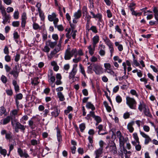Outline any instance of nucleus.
Returning a JSON list of instances; mask_svg holds the SVG:
<instances>
[{
    "label": "nucleus",
    "instance_id": "f257e3e1",
    "mask_svg": "<svg viewBox=\"0 0 158 158\" xmlns=\"http://www.w3.org/2000/svg\"><path fill=\"white\" fill-rule=\"evenodd\" d=\"M19 65H15L13 69L12 70L10 71L11 69L10 67L7 64H6L5 65V68L6 72H9V74L13 75V76L15 78H17L18 77L19 73V69H18V68H19Z\"/></svg>",
    "mask_w": 158,
    "mask_h": 158
},
{
    "label": "nucleus",
    "instance_id": "f03ea898",
    "mask_svg": "<svg viewBox=\"0 0 158 158\" xmlns=\"http://www.w3.org/2000/svg\"><path fill=\"white\" fill-rule=\"evenodd\" d=\"M73 55H74L75 57H77V49L76 48H73L70 51V49H68L65 51L64 58L65 60H70Z\"/></svg>",
    "mask_w": 158,
    "mask_h": 158
},
{
    "label": "nucleus",
    "instance_id": "7ed1b4c3",
    "mask_svg": "<svg viewBox=\"0 0 158 158\" xmlns=\"http://www.w3.org/2000/svg\"><path fill=\"white\" fill-rule=\"evenodd\" d=\"M126 100V104L131 109L135 110L136 109L137 102L134 98L127 97Z\"/></svg>",
    "mask_w": 158,
    "mask_h": 158
},
{
    "label": "nucleus",
    "instance_id": "20e7f679",
    "mask_svg": "<svg viewBox=\"0 0 158 158\" xmlns=\"http://www.w3.org/2000/svg\"><path fill=\"white\" fill-rule=\"evenodd\" d=\"M77 65L76 64H75L73 65V68L71 72L69 73V78L70 79H72V82L74 81V78L75 77V75L77 72Z\"/></svg>",
    "mask_w": 158,
    "mask_h": 158
},
{
    "label": "nucleus",
    "instance_id": "39448f33",
    "mask_svg": "<svg viewBox=\"0 0 158 158\" xmlns=\"http://www.w3.org/2000/svg\"><path fill=\"white\" fill-rule=\"evenodd\" d=\"M116 135L119 139L120 147L121 148L123 147V148H124V145L125 143V141L123 137L122 136L121 132L119 131H117Z\"/></svg>",
    "mask_w": 158,
    "mask_h": 158
},
{
    "label": "nucleus",
    "instance_id": "423d86ee",
    "mask_svg": "<svg viewBox=\"0 0 158 158\" xmlns=\"http://www.w3.org/2000/svg\"><path fill=\"white\" fill-rule=\"evenodd\" d=\"M104 66L105 68V71L106 72L113 76H114V72L112 69L111 65L110 63H105Z\"/></svg>",
    "mask_w": 158,
    "mask_h": 158
},
{
    "label": "nucleus",
    "instance_id": "0eeeda50",
    "mask_svg": "<svg viewBox=\"0 0 158 158\" xmlns=\"http://www.w3.org/2000/svg\"><path fill=\"white\" fill-rule=\"evenodd\" d=\"M93 70L97 74H100L103 73V68L100 64H94Z\"/></svg>",
    "mask_w": 158,
    "mask_h": 158
},
{
    "label": "nucleus",
    "instance_id": "6e6552de",
    "mask_svg": "<svg viewBox=\"0 0 158 158\" xmlns=\"http://www.w3.org/2000/svg\"><path fill=\"white\" fill-rule=\"evenodd\" d=\"M48 82L50 84H52L55 82L56 80L55 77L53 75V72L51 70H49L48 71Z\"/></svg>",
    "mask_w": 158,
    "mask_h": 158
},
{
    "label": "nucleus",
    "instance_id": "1a4fd4ad",
    "mask_svg": "<svg viewBox=\"0 0 158 158\" xmlns=\"http://www.w3.org/2000/svg\"><path fill=\"white\" fill-rule=\"evenodd\" d=\"M2 16L3 21L2 23L6 24L7 23H9L10 21V15H7L6 12L2 13Z\"/></svg>",
    "mask_w": 158,
    "mask_h": 158
},
{
    "label": "nucleus",
    "instance_id": "9d476101",
    "mask_svg": "<svg viewBox=\"0 0 158 158\" xmlns=\"http://www.w3.org/2000/svg\"><path fill=\"white\" fill-rule=\"evenodd\" d=\"M56 15L54 13H53L52 15H48V19L50 21H53L54 24L56 23H58L59 19L56 17Z\"/></svg>",
    "mask_w": 158,
    "mask_h": 158
},
{
    "label": "nucleus",
    "instance_id": "9b49d317",
    "mask_svg": "<svg viewBox=\"0 0 158 158\" xmlns=\"http://www.w3.org/2000/svg\"><path fill=\"white\" fill-rule=\"evenodd\" d=\"M140 133L143 137L145 138L144 143L145 144H148L151 141V139L149 136L144 132L140 131Z\"/></svg>",
    "mask_w": 158,
    "mask_h": 158
},
{
    "label": "nucleus",
    "instance_id": "f8f14e48",
    "mask_svg": "<svg viewBox=\"0 0 158 158\" xmlns=\"http://www.w3.org/2000/svg\"><path fill=\"white\" fill-rule=\"evenodd\" d=\"M18 152L21 157L27 158L29 157V155L27 152L25 151H23L21 149H18Z\"/></svg>",
    "mask_w": 158,
    "mask_h": 158
},
{
    "label": "nucleus",
    "instance_id": "ddd939ff",
    "mask_svg": "<svg viewBox=\"0 0 158 158\" xmlns=\"http://www.w3.org/2000/svg\"><path fill=\"white\" fill-rule=\"evenodd\" d=\"M27 19L26 14L25 13H23L22 15L21 26L22 27H25L26 24V20Z\"/></svg>",
    "mask_w": 158,
    "mask_h": 158
},
{
    "label": "nucleus",
    "instance_id": "4468645a",
    "mask_svg": "<svg viewBox=\"0 0 158 158\" xmlns=\"http://www.w3.org/2000/svg\"><path fill=\"white\" fill-rule=\"evenodd\" d=\"M96 47V46H94V45H90L88 47V48L89 49V53L91 56H92L94 54Z\"/></svg>",
    "mask_w": 158,
    "mask_h": 158
},
{
    "label": "nucleus",
    "instance_id": "2eb2a0df",
    "mask_svg": "<svg viewBox=\"0 0 158 158\" xmlns=\"http://www.w3.org/2000/svg\"><path fill=\"white\" fill-rule=\"evenodd\" d=\"M134 124V122L132 121L129 123L127 125V128L131 133H132L134 130V128L133 127Z\"/></svg>",
    "mask_w": 158,
    "mask_h": 158
},
{
    "label": "nucleus",
    "instance_id": "dca6fc26",
    "mask_svg": "<svg viewBox=\"0 0 158 158\" xmlns=\"http://www.w3.org/2000/svg\"><path fill=\"white\" fill-rule=\"evenodd\" d=\"M17 128L19 129L23 132H24L25 129V127L24 125H22L19 122H17L16 123V127Z\"/></svg>",
    "mask_w": 158,
    "mask_h": 158
},
{
    "label": "nucleus",
    "instance_id": "f3484780",
    "mask_svg": "<svg viewBox=\"0 0 158 158\" xmlns=\"http://www.w3.org/2000/svg\"><path fill=\"white\" fill-rule=\"evenodd\" d=\"M99 40V36L98 35H96L94 36L92 39L93 45L96 46V44L98 42Z\"/></svg>",
    "mask_w": 158,
    "mask_h": 158
},
{
    "label": "nucleus",
    "instance_id": "a211bd4d",
    "mask_svg": "<svg viewBox=\"0 0 158 158\" xmlns=\"http://www.w3.org/2000/svg\"><path fill=\"white\" fill-rule=\"evenodd\" d=\"M147 108L146 105L143 102H140V104L139 105L138 109L140 111H142L143 109L144 110Z\"/></svg>",
    "mask_w": 158,
    "mask_h": 158
},
{
    "label": "nucleus",
    "instance_id": "6ab92c4d",
    "mask_svg": "<svg viewBox=\"0 0 158 158\" xmlns=\"http://www.w3.org/2000/svg\"><path fill=\"white\" fill-rule=\"evenodd\" d=\"M60 112V110L57 108H55L54 111L51 112L52 115V117H56L59 115Z\"/></svg>",
    "mask_w": 158,
    "mask_h": 158
},
{
    "label": "nucleus",
    "instance_id": "aec40b11",
    "mask_svg": "<svg viewBox=\"0 0 158 158\" xmlns=\"http://www.w3.org/2000/svg\"><path fill=\"white\" fill-rule=\"evenodd\" d=\"M91 113H92V117L94 118L97 122H98V123H99L101 122L102 120L99 116L95 115L94 112Z\"/></svg>",
    "mask_w": 158,
    "mask_h": 158
},
{
    "label": "nucleus",
    "instance_id": "412c9836",
    "mask_svg": "<svg viewBox=\"0 0 158 158\" xmlns=\"http://www.w3.org/2000/svg\"><path fill=\"white\" fill-rule=\"evenodd\" d=\"M12 84L14 86L15 91L16 93L19 92V86L17 84L16 81L15 80H13L12 81Z\"/></svg>",
    "mask_w": 158,
    "mask_h": 158
},
{
    "label": "nucleus",
    "instance_id": "4be33fe9",
    "mask_svg": "<svg viewBox=\"0 0 158 158\" xmlns=\"http://www.w3.org/2000/svg\"><path fill=\"white\" fill-rule=\"evenodd\" d=\"M86 107L88 109H91L92 110V111H93L95 109L94 105L91 102H87L86 104Z\"/></svg>",
    "mask_w": 158,
    "mask_h": 158
},
{
    "label": "nucleus",
    "instance_id": "5701e85b",
    "mask_svg": "<svg viewBox=\"0 0 158 158\" xmlns=\"http://www.w3.org/2000/svg\"><path fill=\"white\" fill-rule=\"evenodd\" d=\"M46 43L52 48H53L57 44L56 42H52L50 40H48Z\"/></svg>",
    "mask_w": 158,
    "mask_h": 158
},
{
    "label": "nucleus",
    "instance_id": "b1692460",
    "mask_svg": "<svg viewBox=\"0 0 158 158\" xmlns=\"http://www.w3.org/2000/svg\"><path fill=\"white\" fill-rule=\"evenodd\" d=\"M10 117L9 116H8L2 120L1 122H3L2 124L3 125H5L9 123L10 122Z\"/></svg>",
    "mask_w": 158,
    "mask_h": 158
},
{
    "label": "nucleus",
    "instance_id": "393cba45",
    "mask_svg": "<svg viewBox=\"0 0 158 158\" xmlns=\"http://www.w3.org/2000/svg\"><path fill=\"white\" fill-rule=\"evenodd\" d=\"M92 136H89L88 137V139L89 140V143L88 144V146L89 148H92L93 147L92 143L93 142Z\"/></svg>",
    "mask_w": 158,
    "mask_h": 158
},
{
    "label": "nucleus",
    "instance_id": "a878e982",
    "mask_svg": "<svg viewBox=\"0 0 158 158\" xmlns=\"http://www.w3.org/2000/svg\"><path fill=\"white\" fill-rule=\"evenodd\" d=\"M57 95L60 101H63L64 100L65 98L62 92H58L57 93Z\"/></svg>",
    "mask_w": 158,
    "mask_h": 158
},
{
    "label": "nucleus",
    "instance_id": "bb28decb",
    "mask_svg": "<svg viewBox=\"0 0 158 158\" xmlns=\"http://www.w3.org/2000/svg\"><path fill=\"white\" fill-rule=\"evenodd\" d=\"M79 66L80 69V72L84 75L85 77H86V75L85 74V72L83 67L81 64H79Z\"/></svg>",
    "mask_w": 158,
    "mask_h": 158
},
{
    "label": "nucleus",
    "instance_id": "cd10ccee",
    "mask_svg": "<svg viewBox=\"0 0 158 158\" xmlns=\"http://www.w3.org/2000/svg\"><path fill=\"white\" fill-rule=\"evenodd\" d=\"M81 11L80 10H78L77 12H76L74 15V16L75 19H78L80 18L81 16Z\"/></svg>",
    "mask_w": 158,
    "mask_h": 158
},
{
    "label": "nucleus",
    "instance_id": "c85d7f7f",
    "mask_svg": "<svg viewBox=\"0 0 158 158\" xmlns=\"http://www.w3.org/2000/svg\"><path fill=\"white\" fill-rule=\"evenodd\" d=\"M57 23H56L54 24L55 28H57L59 31H62L64 30V28L62 25H57Z\"/></svg>",
    "mask_w": 158,
    "mask_h": 158
},
{
    "label": "nucleus",
    "instance_id": "c756f323",
    "mask_svg": "<svg viewBox=\"0 0 158 158\" xmlns=\"http://www.w3.org/2000/svg\"><path fill=\"white\" fill-rule=\"evenodd\" d=\"M153 11L154 13L155 18L157 21V23H158V10L156 8H154Z\"/></svg>",
    "mask_w": 158,
    "mask_h": 158
},
{
    "label": "nucleus",
    "instance_id": "7c9ffc66",
    "mask_svg": "<svg viewBox=\"0 0 158 158\" xmlns=\"http://www.w3.org/2000/svg\"><path fill=\"white\" fill-rule=\"evenodd\" d=\"M143 112L145 115L147 116L150 117H152V115L150 112L149 109L148 108H147L146 109L144 110Z\"/></svg>",
    "mask_w": 158,
    "mask_h": 158
},
{
    "label": "nucleus",
    "instance_id": "2f4dec72",
    "mask_svg": "<svg viewBox=\"0 0 158 158\" xmlns=\"http://www.w3.org/2000/svg\"><path fill=\"white\" fill-rule=\"evenodd\" d=\"M103 104L106 108L107 111L108 112H110L111 110V109L110 107L108 106L107 102L106 101H104L103 102Z\"/></svg>",
    "mask_w": 158,
    "mask_h": 158
},
{
    "label": "nucleus",
    "instance_id": "473e14b6",
    "mask_svg": "<svg viewBox=\"0 0 158 158\" xmlns=\"http://www.w3.org/2000/svg\"><path fill=\"white\" fill-rule=\"evenodd\" d=\"M107 147L108 148H116L115 144L112 141H110L109 142L108 144V146Z\"/></svg>",
    "mask_w": 158,
    "mask_h": 158
},
{
    "label": "nucleus",
    "instance_id": "72a5a7b5",
    "mask_svg": "<svg viewBox=\"0 0 158 158\" xmlns=\"http://www.w3.org/2000/svg\"><path fill=\"white\" fill-rule=\"evenodd\" d=\"M108 46L109 47V49L110 53V56H112L113 53L114 52V49L113 48V44H112Z\"/></svg>",
    "mask_w": 158,
    "mask_h": 158
},
{
    "label": "nucleus",
    "instance_id": "f704fd0d",
    "mask_svg": "<svg viewBox=\"0 0 158 158\" xmlns=\"http://www.w3.org/2000/svg\"><path fill=\"white\" fill-rule=\"evenodd\" d=\"M103 40L105 43V44L107 45L108 46L112 44L110 40L107 37L103 39Z\"/></svg>",
    "mask_w": 158,
    "mask_h": 158
},
{
    "label": "nucleus",
    "instance_id": "c9c22d12",
    "mask_svg": "<svg viewBox=\"0 0 158 158\" xmlns=\"http://www.w3.org/2000/svg\"><path fill=\"white\" fill-rule=\"evenodd\" d=\"M96 156L97 157H99L102 153V149H98L95 152Z\"/></svg>",
    "mask_w": 158,
    "mask_h": 158
},
{
    "label": "nucleus",
    "instance_id": "e433bc0d",
    "mask_svg": "<svg viewBox=\"0 0 158 158\" xmlns=\"http://www.w3.org/2000/svg\"><path fill=\"white\" fill-rule=\"evenodd\" d=\"M42 50L44 52L48 53L50 51V48L48 46V44L46 43V45Z\"/></svg>",
    "mask_w": 158,
    "mask_h": 158
},
{
    "label": "nucleus",
    "instance_id": "4c0bfd02",
    "mask_svg": "<svg viewBox=\"0 0 158 158\" xmlns=\"http://www.w3.org/2000/svg\"><path fill=\"white\" fill-rule=\"evenodd\" d=\"M89 29V30H91L93 32L95 33H96L98 32L97 29L95 26H92Z\"/></svg>",
    "mask_w": 158,
    "mask_h": 158
},
{
    "label": "nucleus",
    "instance_id": "58836bf2",
    "mask_svg": "<svg viewBox=\"0 0 158 158\" xmlns=\"http://www.w3.org/2000/svg\"><path fill=\"white\" fill-rule=\"evenodd\" d=\"M38 12L41 18V19L42 20H44L45 18V16L43 11L41 10H40V11H38Z\"/></svg>",
    "mask_w": 158,
    "mask_h": 158
},
{
    "label": "nucleus",
    "instance_id": "ea45409f",
    "mask_svg": "<svg viewBox=\"0 0 158 158\" xmlns=\"http://www.w3.org/2000/svg\"><path fill=\"white\" fill-rule=\"evenodd\" d=\"M132 144L135 146V148H141V146L139 144V142L138 143L136 142H132Z\"/></svg>",
    "mask_w": 158,
    "mask_h": 158
},
{
    "label": "nucleus",
    "instance_id": "a19ab883",
    "mask_svg": "<svg viewBox=\"0 0 158 158\" xmlns=\"http://www.w3.org/2000/svg\"><path fill=\"white\" fill-rule=\"evenodd\" d=\"M57 136L58 140L59 142L62 141L61 135L60 134V131L59 130H57Z\"/></svg>",
    "mask_w": 158,
    "mask_h": 158
},
{
    "label": "nucleus",
    "instance_id": "79ce46f5",
    "mask_svg": "<svg viewBox=\"0 0 158 158\" xmlns=\"http://www.w3.org/2000/svg\"><path fill=\"white\" fill-rule=\"evenodd\" d=\"M85 124L84 123H82L80 125L79 128L80 129V131L81 132H83V131L85 129Z\"/></svg>",
    "mask_w": 158,
    "mask_h": 158
},
{
    "label": "nucleus",
    "instance_id": "37998d69",
    "mask_svg": "<svg viewBox=\"0 0 158 158\" xmlns=\"http://www.w3.org/2000/svg\"><path fill=\"white\" fill-rule=\"evenodd\" d=\"M120 149V151L123 155V153L124 154L125 158H129L127 154V151L126 150H125V149Z\"/></svg>",
    "mask_w": 158,
    "mask_h": 158
},
{
    "label": "nucleus",
    "instance_id": "c03bdc74",
    "mask_svg": "<svg viewBox=\"0 0 158 158\" xmlns=\"http://www.w3.org/2000/svg\"><path fill=\"white\" fill-rule=\"evenodd\" d=\"M19 12L18 10L15 11L14 13V18L15 19H17L19 18Z\"/></svg>",
    "mask_w": 158,
    "mask_h": 158
},
{
    "label": "nucleus",
    "instance_id": "a18cd8bd",
    "mask_svg": "<svg viewBox=\"0 0 158 158\" xmlns=\"http://www.w3.org/2000/svg\"><path fill=\"white\" fill-rule=\"evenodd\" d=\"M6 138L7 139H9L10 141V139L12 140L11 139L12 138V136L11 135V133L9 132L6 134Z\"/></svg>",
    "mask_w": 158,
    "mask_h": 158
},
{
    "label": "nucleus",
    "instance_id": "49530a36",
    "mask_svg": "<svg viewBox=\"0 0 158 158\" xmlns=\"http://www.w3.org/2000/svg\"><path fill=\"white\" fill-rule=\"evenodd\" d=\"M72 110L73 108L71 106H69L67 108V110H64V113L66 114H67L69 113L70 111Z\"/></svg>",
    "mask_w": 158,
    "mask_h": 158
},
{
    "label": "nucleus",
    "instance_id": "de8ad7c7",
    "mask_svg": "<svg viewBox=\"0 0 158 158\" xmlns=\"http://www.w3.org/2000/svg\"><path fill=\"white\" fill-rule=\"evenodd\" d=\"M23 95L21 93L18 94L16 95L15 99L18 100H21L23 98Z\"/></svg>",
    "mask_w": 158,
    "mask_h": 158
},
{
    "label": "nucleus",
    "instance_id": "09e8293b",
    "mask_svg": "<svg viewBox=\"0 0 158 158\" xmlns=\"http://www.w3.org/2000/svg\"><path fill=\"white\" fill-rule=\"evenodd\" d=\"M33 27L34 29L37 30L38 29H40V27L39 25L36 23H34L33 24Z\"/></svg>",
    "mask_w": 158,
    "mask_h": 158
},
{
    "label": "nucleus",
    "instance_id": "8fccbe9b",
    "mask_svg": "<svg viewBox=\"0 0 158 158\" xmlns=\"http://www.w3.org/2000/svg\"><path fill=\"white\" fill-rule=\"evenodd\" d=\"M0 10H1V13L6 12L4 7L2 5L1 1H0Z\"/></svg>",
    "mask_w": 158,
    "mask_h": 158
},
{
    "label": "nucleus",
    "instance_id": "3c124183",
    "mask_svg": "<svg viewBox=\"0 0 158 158\" xmlns=\"http://www.w3.org/2000/svg\"><path fill=\"white\" fill-rule=\"evenodd\" d=\"M6 111V110L3 106H1L0 109V115L2 116L3 114H4Z\"/></svg>",
    "mask_w": 158,
    "mask_h": 158
},
{
    "label": "nucleus",
    "instance_id": "603ef678",
    "mask_svg": "<svg viewBox=\"0 0 158 158\" xmlns=\"http://www.w3.org/2000/svg\"><path fill=\"white\" fill-rule=\"evenodd\" d=\"M6 151L5 149H0V153L5 156L6 154Z\"/></svg>",
    "mask_w": 158,
    "mask_h": 158
},
{
    "label": "nucleus",
    "instance_id": "864d4df0",
    "mask_svg": "<svg viewBox=\"0 0 158 158\" xmlns=\"http://www.w3.org/2000/svg\"><path fill=\"white\" fill-rule=\"evenodd\" d=\"M133 136L134 139L135 140L136 142L138 143L139 142V138L138 136L137 133H135L133 134Z\"/></svg>",
    "mask_w": 158,
    "mask_h": 158
},
{
    "label": "nucleus",
    "instance_id": "5fc2aeb1",
    "mask_svg": "<svg viewBox=\"0 0 158 158\" xmlns=\"http://www.w3.org/2000/svg\"><path fill=\"white\" fill-rule=\"evenodd\" d=\"M5 60L7 62H9L11 61V57L8 54L6 55L5 57Z\"/></svg>",
    "mask_w": 158,
    "mask_h": 158
},
{
    "label": "nucleus",
    "instance_id": "6e6d98bb",
    "mask_svg": "<svg viewBox=\"0 0 158 158\" xmlns=\"http://www.w3.org/2000/svg\"><path fill=\"white\" fill-rule=\"evenodd\" d=\"M1 79L2 81L4 83H6L7 82V78L4 75H2L1 78Z\"/></svg>",
    "mask_w": 158,
    "mask_h": 158
},
{
    "label": "nucleus",
    "instance_id": "4d7b16f0",
    "mask_svg": "<svg viewBox=\"0 0 158 158\" xmlns=\"http://www.w3.org/2000/svg\"><path fill=\"white\" fill-rule=\"evenodd\" d=\"M10 141L11 142V143L10 144V145L9 148H13L14 147V146L16 144L14 140H12Z\"/></svg>",
    "mask_w": 158,
    "mask_h": 158
},
{
    "label": "nucleus",
    "instance_id": "13d9d810",
    "mask_svg": "<svg viewBox=\"0 0 158 158\" xmlns=\"http://www.w3.org/2000/svg\"><path fill=\"white\" fill-rule=\"evenodd\" d=\"M13 37L16 40L19 38V35H18L17 32H14L13 33Z\"/></svg>",
    "mask_w": 158,
    "mask_h": 158
},
{
    "label": "nucleus",
    "instance_id": "bf43d9fd",
    "mask_svg": "<svg viewBox=\"0 0 158 158\" xmlns=\"http://www.w3.org/2000/svg\"><path fill=\"white\" fill-rule=\"evenodd\" d=\"M135 4L134 2H131L130 3L129 5V7L130 8V10H131V9L132 8V9H134L135 8Z\"/></svg>",
    "mask_w": 158,
    "mask_h": 158
},
{
    "label": "nucleus",
    "instance_id": "052dcab7",
    "mask_svg": "<svg viewBox=\"0 0 158 158\" xmlns=\"http://www.w3.org/2000/svg\"><path fill=\"white\" fill-rule=\"evenodd\" d=\"M116 100L118 103H120L122 101V98L119 95L117 96L116 97Z\"/></svg>",
    "mask_w": 158,
    "mask_h": 158
},
{
    "label": "nucleus",
    "instance_id": "680f3d73",
    "mask_svg": "<svg viewBox=\"0 0 158 158\" xmlns=\"http://www.w3.org/2000/svg\"><path fill=\"white\" fill-rule=\"evenodd\" d=\"M12 25L14 27H18L19 25V21H14L12 23Z\"/></svg>",
    "mask_w": 158,
    "mask_h": 158
},
{
    "label": "nucleus",
    "instance_id": "e2e57ef3",
    "mask_svg": "<svg viewBox=\"0 0 158 158\" xmlns=\"http://www.w3.org/2000/svg\"><path fill=\"white\" fill-rule=\"evenodd\" d=\"M99 53L101 56H104L105 54V51L104 50H99Z\"/></svg>",
    "mask_w": 158,
    "mask_h": 158
},
{
    "label": "nucleus",
    "instance_id": "0e129e2a",
    "mask_svg": "<svg viewBox=\"0 0 158 158\" xmlns=\"http://www.w3.org/2000/svg\"><path fill=\"white\" fill-rule=\"evenodd\" d=\"M3 2L7 5H10L12 2V0H3Z\"/></svg>",
    "mask_w": 158,
    "mask_h": 158
},
{
    "label": "nucleus",
    "instance_id": "69168bd1",
    "mask_svg": "<svg viewBox=\"0 0 158 158\" xmlns=\"http://www.w3.org/2000/svg\"><path fill=\"white\" fill-rule=\"evenodd\" d=\"M28 117L27 115H24L21 119V122H23L24 121H26L28 119Z\"/></svg>",
    "mask_w": 158,
    "mask_h": 158
},
{
    "label": "nucleus",
    "instance_id": "338daca9",
    "mask_svg": "<svg viewBox=\"0 0 158 158\" xmlns=\"http://www.w3.org/2000/svg\"><path fill=\"white\" fill-rule=\"evenodd\" d=\"M49 109L48 108V109H46L44 111V117H46L47 116V115L49 112Z\"/></svg>",
    "mask_w": 158,
    "mask_h": 158
},
{
    "label": "nucleus",
    "instance_id": "774afa93",
    "mask_svg": "<svg viewBox=\"0 0 158 158\" xmlns=\"http://www.w3.org/2000/svg\"><path fill=\"white\" fill-rule=\"evenodd\" d=\"M106 13L107 14V15L108 18H110L112 17V14L110 10H107L106 11Z\"/></svg>",
    "mask_w": 158,
    "mask_h": 158
}]
</instances>
